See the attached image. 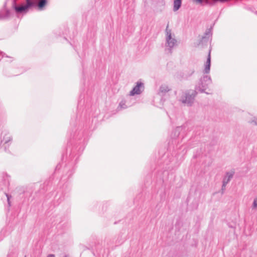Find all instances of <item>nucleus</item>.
Listing matches in <instances>:
<instances>
[{"mask_svg": "<svg viewBox=\"0 0 257 257\" xmlns=\"http://www.w3.org/2000/svg\"><path fill=\"white\" fill-rule=\"evenodd\" d=\"M26 4L17 5L16 1L13 2V7L17 14L27 13L31 8H35L38 11H44L48 5V0H25Z\"/></svg>", "mask_w": 257, "mask_h": 257, "instance_id": "obj_1", "label": "nucleus"}, {"mask_svg": "<svg viewBox=\"0 0 257 257\" xmlns=\"http://www.w3.org/2000/svg\"><path fill=\"white\" fill-rule=\"evenodd\" d=\"M165 32V51L167 53L171 54L173 53V50L174 48H175L178 46V41L175 38V34L172 33V30L169 29V24L167 25Z\"/></svg>", "mask_w": 257, "mask_h": 257, "instance_id": "obj_2", "label": "nucleus"}, {"mask_svg": "<svg viewBox=\"0 0 257 257\" xmlns=\"http://www.w3.org/2000/svg\"><path fill=\"white\" fill-rule=\"evenodd\" d=\"M196 95V92L195 90H187L182 93L179 101L187 106H191L194 102Z\"/></svg>", "mask_w": 257, "mask_h": 257, "instance_id": "obj_3", "label": "nucleus"}, {"mask_svg": "<svg viewBox=\"0 0 257 257\" xmlns=\"http://www.w3.org/2000/svg\"><path fill=\"white\" fill-rule=\"evenodd\" d=\"M211 83V79L210 76L208 75H204L200 80V83L197 90L201 92H204L208 88V85Z\"/></svg>", "mask_w": 257, "mask_h": 257, "instance_id": "obj_4", "label": "nucleus"}, {"mask_svg": "<svg viewBox=\"0 0 257 257\" xmlns=\"http://www.w3.org/2000/svg\"><path fill=\"white\" fill-rule=\"evenodd\" d=\"M11 177L6 173L3 172L0 175V190L8 188L10 185Z\"/></svg>", "mask_w": 257, "mask_h": 257, "instance_id": "obj_5", "label": "nucleus"}, {"mask_svg": "<svg viewBox=\"0 0 257 257\" xmlns=\"http://www.w3.org/2000/svg\"><path fill=\"white\" fill-rule=\"evenodd\" d=\"M144 89V84L141 81H138L136 85L130 92V96H134L136 94H140Z\"/></svg>", "mask_w": 257, "mask_h": 257, "instance_id": "obj_6", "label": "nucleus"}, {"mask_svg": "<svg viewBox=\"0 0 257 257\" xmlns=\"http://www.w3.org/2000/svg\"><path fill=\"white\" fill-rule=\"evenodd\" d=\"M234 175V171L233 170L226 172L222 181V183H223V187L226 186V185L230 181V180L232 179Z\"/></svg>", "mask_w": 257, "mask_h": 257, "instance_id": "obj_7", "label": "nucleus"}, {"mask_svg": "<svg viewBox=\"0 0 257 257\" xmlns=\"http://www.w3.org/2000/svg\"><path fill=\"white\" fill-rule=\"evenodd\" d=\"M211 36V29H208L205 33V36L202 37L199 44L203 45L209 42L210 37Z\"/></svg>", "mask_w": 257, "mask_h": 257, "instance_id": "obj_8", "label": "nucleus"}, {"mask_svg": "<svg viewBox=\"0 0 257 257\" xmlns=\"http://www.w3.org/2000/svg\"><path fill=\"white\" fill-rule=\"evenodd\" d=\"M210 64H211V56H210V50L209 52L207 60L206 63L205 64V68L204 69V73H209L210 69Z\"/></svg>", "mask_w": 257, "mask_h": 257, "instance_id": "obj_9", "label": "nucleus"}, {"mask_svg": "<svg viewBox=\"0 0 257 257\" xmlns=\"http://www.w3.org/2000/svg\"><path fill=\"white\" fill-rule=\"evenodd\" d=\"M183 129V126L177 127L172 134V138L175 140L176 142V139L178 137L180 134L181 131Z\"/></svg>", "mask_w": 257, "mask_h": 257, "instance_id": "obj_10", "label": "nucleus"}, {"mask_svg": "<svg viewBox=\"0 0 257 257\" xmlns=\"http://www.w3.org/2000/svg\"><path fill=\"white\" fill-rule=\"evenodd\" d=\"M4 134L3 140L1 141V142H4L5 144H8L9 142H11L12 140V136L9 134L7 131H5L2 133V134Z\"/></svg>", "mask_w": 257, "mask_h": 257, "instance_id": "obj_11", "label": "nucleus"}, {"mask_svg": "<svg viewBox=\"0 0 257 257\" xmlns=\"http://www.w3.org/2000/svg\"><path fill=\"white\" fill-rule=\"evenodd\" d=\"M170 90L169 87L167 85H162L159 88V93L163 95Z\"/></svg>", "mask_w": 257, "mask_h": 257, "instance_id": "obj_12", "label": "nucleus"}, {"mask_svg": "<svg viewBox=\"0 0 257 257\" xmlns=\"http://www.w3.org/2000/svg\"><path fill=\"white\" fill-rule=\"evenodd\" d=\"M182 0H175L174 1L173 11L176 12L178 11L181 7Z\"/></svg>", "mask_w": 257, "mask_h": 257, "instance_id": "obj_13", "label": "nucleus"}, {"mask_svg": "<svg viewBox=\"0 0 257 257\" xmlns=\"http://www.w3.org/2000/svg\"><path fill=\"white\" fill-rule=\"evenodd\" d=\"M128 107V105L126 104V100H122L119 104V106L117 108L118 110L121 109H125Z\"/></svg>", "mask_w": 257, "mask_h": 257, "instance_id": "obj_14", "label": "nucleus"}, {"mask_svg": "<svg viewBox=\"0 0 257 257\" xmlns=\"http://www.w3.org/2000/svg\"><path fill=\"white\" fill-rule=\"evenodd\" d=\"M11 16V12L9 10H6V12L4 14H1L2 19H7Z\"/></svg>", "mask_w": 257, "mask_h": 257, "instance_id": "obj_15", "label": "nucleus"}, {"mask_svg": "<svg viewBox=\"0 0 257 257\" xmlns=\"http://www.w3.org/2000/svg\"><path fill=\"white\" fill-rule=\"evenodd\" d=\"M252 207L253 208H256L257 207V197L253 200Z\"/></svg>", "mask_w": 257, "mask_h": 257, "instance_id": "obj_16", "label": "nucleus"}, {"mask_svg": "<svg viewBox=\"0 0 257 257\" xmlns=\"http://www.w3.org/2000/svg\"><path fill=\"white\" fill-rule=\"evenodd\" d=\"M6 196H7V201H8V205L9 206H11V203H10V198L11 197V196L8 194H6Z\"/></svg>", "mask_w": 257, "mask_h": 257, "instance_id": "obj_17", "label": "nucleus"}, {"mask_svg": "<svg viewBox=\"0 0 257 257\" xmlns=\"http://www.w3.org/2000/svg\"><path fill=\"white\" fill-rule=\"evenodd\" d=\"M226 186L223 187V183H222V185L221 187L222 194L224 193V190H225Z\"/></svg>", "mask_w": 257, "mask_h": 257, "instance_id": "obj_18", "label": "nucleus"}, {"mask_svg": "<svg viewBox=\"0 0 257 257\" xmlns=\"http://www.w3.org/2000/svg\"><path fill=\"white\" fill-rule=\"evenodd\" d=\"M195 1L199 4H201L203 1V0H195Z\"/></svg>", "mask_w": 257, "mask_h": 257, "instance_id": "obj_19", "label": "nucleus"}, {"mask_svg": "<svg viewBox=\"0 0 257 257\" xmlns=\"http://www.w3.org/2000/svg\"><path fill=\"white\" fill-rule=\"evenodd\" d=\"M47 257H55V255L53 254H49Z\"/></svg>", "mask_w": 257, "mask_h": 257, "instance_id": "obj_20", "label": "nucleus"}, {"mask_svg": "<svg viewBox=\"0 0 257 257\" xmlns=\"http://www.w3.org/2000/svg\"><path fill=\"white\" fill-rule=\"evenodd\" d=\"M252 122H254L255 124L257 125V119L252 120Z\"/></svg>", "mask_w": 257, "mask_h": 257, "instance_id": "obj_21", "label": "nucleus"}, {"mask_svg": "<svg viewBox=\"0 0 257 257\" xmlns=\"http://www.w3.org/2000/svg\"><path fill=\"white\" fill-rule=\"evenodd\" d=\"M66 187H68V191H70V188L68 187L67 186Z\"/></svg>", "mask_w": 257, "mask_h": 257, "instance_id": "obj_22", "label": "nucleus"}, {"mask_svg": "<svg viewBox=\"0 0 257 257\" xmlns=\"http://www.w3.org/2000/svg\"><path fill=\"white\" fill-rule=\"evenodd\" d=\"M73 138H75V135L74 134L73 136Z\"/></svg>", "mask_w": 257, "mask_h": 257, "instance_id": "obj_23", "label": "nucleus"}, {"mask_svg": "<svg viewBox=\"0 0 257 257\" xmlns=\"http://www.w3.org/2000/svg\"><path fill=\"white\" fill-rule=\"evenodd\" d=\"M0 19H2L1 18V14H0Z\"/></svg>", "mask_w": 257, "mask_h": 257, "instance_id": "obj_24", "label": "nucleus"}]
</instances>
